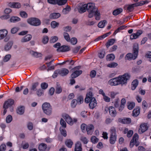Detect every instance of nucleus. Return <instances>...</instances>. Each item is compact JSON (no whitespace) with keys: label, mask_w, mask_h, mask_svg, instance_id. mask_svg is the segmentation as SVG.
Returning a JSON list of instances; mask_svg holds the SVG:
<instances>
[{"label":"nucleus","mask_w":151,"mask_h":151,"mask_svg":"<svg viewBox=\"0 0 151 151\" xmlns=\"http://www.w3.org/2000/svg\"><path fill=\"white\" fill-rule=\"evenodd\" d=\"M60 125L62 126V128H65L66 127V124L63 119L61 118L60 120Z\"/></svg>","instance_id":"obj_56"},{"label":"nucleus","mask_w":151,"mask_h":151,"mask_svg":"<svg viewBox=\"0 0 151 151\" xmlns=\"http://www.w3.org/2000/svg\"><path fill=\"white\" fill-rule=\"evenodd\" d=\"M123 11V9L121 8H117L114 10L112 12V14L114 16H117Z\"/></svg>","instance_id":"obj_32"},{"label":"nucleus","mask_w":151,"mask_h":151,"mask_svg":"<svg viewBox=\"0 0 151 151\" xmlns=\"http://www.w3.org/2000/svg\"><path fill=\"white\" fill-rule=\"evenodd\" d=\"M19 29L18 27H14L11 29V32L12 34H15L19 30Z\"/></svg>","instance_id":"obj_63"},{"label":"nucleus","mask_w":151,"mask_h":151,"mask_svg":"<svg viewBox=\"0 0 151 151\" xmlns=\"http://www.w3.org/2000/svg\"><path fill=\"white\" fill-rule=\"evenodd\" d=\"M106 22V20L100 22L98 24V26L100 28H103L104 27L105 23Z\"/></svg>","instance_id":"obj_41"},{"label":"nucleus","mask_w":151,"mask_h":151,"mask_svg":"<svg viewBox=\"0 0 151 151\" xmlns=\"http://www.w3.org/2000/svg\"><path fill=\"white\" fill-rule=\"evenodd\" d=\"M77 100L75 99H73L71 102L70 105L72 108H74L77 105Z\"/></svg>","instance_id":"obj_47"},{"label":"nucleus","mask_w":151,"mask_h":151,"mask_svg":"<svg viewBox=\"0 0 151 151\" xmlns=\"http://www.w3.org/2000/svg\"><path fill=\"white\" fill-rule=\"evenodd\" d=\"M77 103L79 104L82 103L83 101V97L81 96H80L78 97L77 99Z\"/></svg>","instance_id":"obj_52"},{"label":"nucleus","mask_w":151,"mask_h":151,"mask_svg":"<svg viewBox=\"0 0 151 151\" xmlns=\"http://www.w3.org/2000/svg\"><path fill=\"white\" fill-rule=\"evenodd\" d=\"M63 35L65 39L68 42L70 41V38L67 32H64Z\"/></svg>","instance_id":"obj_48"},{"label":"nucleus","mask_w":151,"mask_h":151,"mask_svg":"<svg viewBox=\"0 0 151 151\" xmlns=\"http://www.w3.org/2000/svg\"><path fill=\"white\" fill-rule=\"evenodd\" d=\"M14 103V100L12 99H8L6 101H5L4 103V105L5 104L6 106L8 108L9 107L12 106Z\"/></svg>","instance_id":"obj_24"},{"label":"nucleus","mask_w":151,"mask_h":151,"mask_svg":"<svg viewBox=\"0 0 151 151\" xmlns=\"http://www.w3.org/2000/svg\"><path fill=\"white\" fill-rule=\"evenodd\" d=\"M62 91V88L58 83H56V86L55 88V93L56 94L60 93Z\"/></svg>","instance_id":"obj_31"},{"label":"nucleus","mask_w":151,"mask_h":151,"mask_svg":"<svg viewBox=\"0 0 151 151\" xmlns=\"http://www.w3.org/2000/svg\"><path fill=\"white\" fill-rule=\"evenodd\" d=\"M60 16V14L58 13H51L50 16L49 18L51 19H55L58 18Z\"/></svg>","instance_id":"obj_27"},{"label":"nucleus","mask_w":151,"mask_h":151,"mask_svg":"<svg viewBox=\"0 0 151 151\" xmlns=\"http://www.w3.org/2000/svg\"><path fill=\"white\" fill-rule=\"evenodd\" d=\"M135 105V103L134 102H130L129 103L128 105V108L129 110L132 109L134 107Z\"/></svg>","instance_id":"obj_54"},{"label":"nucleus","mask_w":151,"mask_h":151,"mask_svg":"<svg viewBox=\"0 0 151 151\" xmlns=\"http://www.w3.org/2000/svg\"><path fill=\"white\" fill-rule=\"evenodd\" d=\"M81 70H76L74 71L70 75V77L72 78H75L82 73Z\"/></svg>","instance_id":"obj_21"},{"label":"nucleus","mask_w":151,"mask_h":151,"mask_svg":"<svg viewBox=\"0 0 151 151\" xmlns=\"http://www.w3.org/2000/svg\"><path fill=\"white\" fill-rule=\"evenodd\" d=\"M87 10L89 13L88 17H92L94 15L97 20H99L100 19V14L97 8L95 6V4L93 3H89L87 4Z\"/></svg>","instance_id":"obj_2"},{"label":"nucleus","mask_w":151,"mask_h":151,"mask_svg":"<svg viewBox=\"0 0 151 151\" xmlns=\"http://www.w3.org/2000/svg\"><path fill=\"white\" fill-rule=\"evenodd\" d=\"M39 83L38 82H35L32 84V86L30 89L31 92L30 93H32L31 91H35L36 90L37 87L39 85Z\"/></svg>","instance_id":"obj_37"},{"label":"nucleus","mask_w":151,"mask_h":151,"mask_svg":"<svg viewBox=\"0 0 151 151\" xmlns=\"http://www.w3.org/2000/svg\"><path fill=\"white\" fill-rule=\"evenodd\" d=\"M148 127L146 124H142L140 125L139 129V132L140 134H142L145 132L148 129Z\"/></svg>","instance_id":"obj_14"},{"label":"nucleus","mask_w":151,"mask_h":151,"mask_svg":"<svg viewBox=\"0 0 151 151\" xmlns=\"http://www.w3.org/2000/svg\"><path fill=\"white\" fill-rule=\"evenodd\" d=\"M13 41H11L8 42L4 46V50L7 51L10 50L13 45Z\"/></svg>","instance_id":"obj_11"},{"label":"nucleus","mask_w":151,"mask_h":151,"mask_svg":"<svg viewBox=\"0 0 151 151\" xmlns=\"http://www.w3.org/2000/svg\"><path fill=\"white\" fill-rule=\"evenodd\" d=\"M99 140V139L95 136L92 137L91 139V141L94 144L97 143L98 142Z\"/></svg>","instance_id":"obj_46"},{"label":"nucleus","mask_w":151,"mask_h":151,"mask_svg":"<svg viewBox=\"0 0 151 151\" xmlns=\"http://www.w3.org/2000/svg\"><path fill=\"white\" fill-rule=\"evenodd\" d=\"M126 26H122L118 28L114 32L113 35H115L117 33L120 32L121 30H122L126 28Z\"/></svg>","instance_id":"obj_35"},{"label":"nucleus","mask_w":151,"mask_h":151,"mask_svg":"<svg viewBox=\"0 0 151 151\" xmlns=\"http://www.w3.org/2000/svg\"><path fill=\"white\" fill-rule=\"evenodd\" d=\"M20 19L17 17L13 16L10 19V21L11 22L15 23L20 20Z\"/></svg>","instance_id":"obj_33"},{"label":"nucleus","mask_w":151,"mask_h":151,"mask_svg":"<svg viewBox=\"0 0 151 151\" xmlns=\"http://www.w3.org/2000/svg\"><path fill=\"white\" fill-rule=\"evenodd\" d=\"M42 108L43 113L47 116H50L52 112V108L50 104L45 102L42 105Z\"/></svg>","instance_id":"obj_4"},{"label":"nucleus","mask_w":151,"mask_h":151,"mask_svg":"<svg viewBox=\"0 0 151 151\" xmlns=\"http://www.w3.org/2000/svg\"><path fill=\"white\" fill-rule=\"evenodd\" d=\"M65 144L68 147L71 148L73 145V142L71 140L67 139L65 142Z\"/></svg>","instance_id":"obj_38"},{"label":"nucleus","mask_w":151,"mask_h":151,"mask_svg":"<svg viewBox=\"0 0 151 151\" xmlns=\"http://www.w3.org/2000/svg\"><path fill=\"white\" fill-rule=\"evenodd\" d=\"M105 52L104 51H102L98 53L99 57L100 58H103L105 56Z\"/></svg>","instance_id":"obj_57"},{"label":"nucleus","mask_w":151,"mask_h":151,"mask_svg":"<svg viewBox=\"0 0 151 151\" xmlns=\"http://www.w3.org/2000/svg\"><path fill=\"white\" fill-rule=\"evenodd\" d=\"M59 25V23L55 21H52L51 23V25L52 28H55L58 27Z\"/></svg>","instance_id":"obj_45"},{"label":"nucleus","mask_w":151,"mask_h":151,"mask_svg":"<svg viewBox=\"0 0 151 151\" xmlns=\"http://www.w3.org/2000/svg\"><path fill=\"white\" fill-rule=\"evenodd\" d=\"M57 4L59 5H62L65 4L67 1V0H57Z\"/></svg>","instance_id":"obj_51"},{"label":"nucleus","mask_w":151,"mask_h":151,"mask_svg":"<svg viewBox=\"0 0 151 151\" xmlns=\"http://www.w3.org/2000/svg\"><path fill=\"white\" fill-rule=\"evenodd\" d=\"M115 58L114 55L113 54H111L106 56V59L107 61H112L114 60Z\"/></svg>","instance_id":"obj_36"},{"label":"nucleus","mask_w":151,"mask_h":151,"mask_svg":"<svg viewBox=\"0 0 151 151\" xmlns=\"http://www.w3.org/2000/svg\"><path fill=\"white\" fill-rule=\"evenodd\" d=\"M109 113L110 115L113 117H115L117 114L115 108L112 106L109 107Z\"/></svg>","instance_id":"obj_16"},{"label":"nucleus","mask_w":151,"mask_h":151,"mask_svg":"<svg viewBox=\"0 0 151 151\" xmlns=\"http://www.w3.org/2000/svg\"><path fill=\"white\" fill-rule=\"evenodd\" d=\"M89 103V106L91 109H93L97 105L96 101L95 98L91 99Z\"/></svg>","instance_id":"obj_15"},{"label":"nucleus","mask_w":151,"mask_h":151,"mask_svg":"<svg viewBox=\"0 0 151 151\" xmlns=\"http://www.w3.org/2000/svg\"><path fill=\"white\" fill-rule=\"evenodd\" d=\"M48 86V84L46 83H43L41 84V88L42 89H45L47 88Z\"/></svg>","instance_id":"obj_59"},{"label":"nucleus","mask_w":151,"mask_h":151,"mask_svg":"<svg viewBox=\"0 0 151 151\" xmlns=\"http://www.w3.org/2000/svg\"><path fill=\"white\" fill-rule=\"evenodd\" d=\"M139 50V45L137 43H134L133 47L132 53H128L125 56L126 60H134L137 57Z\"/></svg>","instance_id":"obj_3"},{"label":"nucleus","mask_w":151,"mask_h":151,"mask_svg":"<svg viewBox=\"0 0 151 151\" xmlns=\"http://www.w3.org/2000/svg\"><path fill=\"white\" fill-rule=\"evenodd\" d=\"M115 42L114 39H112L109 40L106 43V46L107 47H109L111 45H112L114 44Z\"/></svg>","instance_id":"obj_44"},{"label":"nucleus","mask_w":151,"mask_h":151,"mask_svg":"<svg viewBox=\"0 0 151 151\" xmlns=\"http://www.w3.org/2000/svg\"><path fill=\"white\" fill-rule=\"evenodd\" d=\"M94 130V127L92 124H89L87 125L86 131L88 134L91 135Z\"/></svg>","instance_id":"obj_10"},{"label":"nucleus","mask_w":151,"mask_h":151,"mask_svg":"<svg viewBox=\"0 0 151 151\" xmlns=\"http://www.w3.org/2000/svg\"><path fill=\"white\" fill-rule=\"evenodd\" d=\"M30 53L32 56L36 58H40L42 57V55L41 53L33 51H30Z\"/></svg>","instance_id":"obj_34"},{"label":"nucleus","mask_w":151,"mask_h":151,"mask_svg":"<svg viewBox=\"0 0 151 151\" xmlns=\"http://www.w3.org/2000/svg\"><path fill=\"white\" fill-rule=\"evenodd\" d=\"M24 108L23 106H22L18 108L17 110V114L22 115L23 114L24 112Z\"/></svg>","instance_id":"obj_39"},{"label":"nucleus","mask_w":151,"mask_h":151,"mask_svg":"<svg viewBox=\"0 0 151 151\" xmlns=\"http://www.w3.org/2000/svg\"><path fill=\"white\" fill-rule=\"evenodd\" d=\"M9 6L11 8L19 9L21 7V4L19 2H10L8 4Z\"/></svg>","instance_id":"obj_17"},{"label":"nucleus","mask_w":151,"mask_h":151,"mask_svg":"<svg viewBox=\"0 0 151 151\" xmlns=\"http://www.w3.org/2000/svg\"><path fill=\"white\" fill-rule=\"evenodd\" d=\"M130 77V75L128 73H124L122 76L110 79L109 81L111 86H116L119 84H124L127 83V81Z\"/></svg>","instance_id":"obj_1"},{"label":"nucleus","mask_w":151,"mask_h":151,"mask_svg":"<svg viewBox=\"0 0 151 151\" xmlns=\"http://www.w3.org/2000/svg\"><path fill=\"white\" fill-rule=\"evenodd\" d=\"M70 48L69 46L63 45L57 49V51L58 52H64L69 51Z\"/></svg>","instance_id":"obj_9"},{"label":"nucleus","mask_w":151,"mask_h":151,"mask_svg":"<svg viewBox=\"0 0 151 151\" xmlns=\"http://www.w3.org/2000/svg\"><path fill=\"white\" fill-rule=\"evenodd\" d=\"M19 14L21 17L24 18H27L28 17L27 14L24 11H21L19 12Z\"/></svg>","instance_id":"obj_43"},{"label":"nucleus","mask_w":151,"mask_h":151,"mask_svg":"<svg viewBox=\"0 0 151 151\" xmlns=\"http://www.w3.org/2000/svg\"><path fill=\"white\" fill-rule=\"evenodd\" d=\"M134 7L132 4L129 5L127 7V9L129 12H132L134 10Z\"/></svg>","instance_id":"obj_61"},{"label":"nucleus","mask_w":151,"mask_h":151,"mask_svg":"<svg viewBox=\"0 0 151 151\" xmlns=\"http://www.w3.org/2000/svg\"><path fill=\"white\" fill-rule=\"evenodd\" d=\"M87 5L86 4H81L78 5V9L79 12L82 14L85 12L87 10Z\"/></svg>","instance_id":"obj_8"},{"label":"nucleus","mask_w":151,"mask_h":151,"mask_svg":"<svg viewBox=\"0 0 151 151\" xmlns=\"http://www.w3.org/2000/svg\"><path fill=\"white\" fill-rule=\"evenodd\" d=\"M8 34L7 31L5 29H2L0 30V40L4 39Z\"/></svg>","instance_id":"obj_23"},{"label":"nucleus","mask_w":151,"mask_h":151,"mask_svg":"<svg viewBox=\"0 0 151 151\" xmlns=\"http://www.w3.org/2000/svg\"><path fill=\"white\" fill-rule=\"evenodd\" d=\"M27 23L30 25L38 26L41 24L40 20L38 18L35 17H31L28 18L27 20Z\"/></svg>","instance_id":"obj_5"},{"label":"nucleus","mask_w":151,"mask_h":151,"mask_svg":"<svg viewBox=\"0 0 151 151\" xmlns=\"http://www.w3.org/2000/svg\"><path fill=\"white\" fill-rule=\"evenodd\" d=\"M36 93L37 96H42L44 94L43 91L41 89H38L36 91Z\"/></svg>","instance_id":"obj_49"},{"label":"nucleus","mask_w":151,"mask_h":151,"mask_svg":"<svg viewBox=\"0 0 151 151\" xmlns=\"http://www.w3.org/2000/svg\"><path fill=\"white\" fill-rule=\"evenodd\" d=\"M47 148V145L43 143H40L38 147V149L39 151H45Z\"/></svg>","instance_id":"obj_29"},{"label":"nucleus","mask_w":151,"mask_h":151,"mask_svg":"<svg viewBox=\"0 0 151 151\" xmlns=\"http://www.w3.org/2000/svg\"><path fill=\"white\" fill-rule=\"evenodd\" d=\"M32 37V36L31 35H27L22 39L21 42H23L29 41L31 39Z\"/></svg>","instance_id":"obj_28"},{"label":"nucleus","mask_w":151,"mask_h":151,"mask_svg":"<svg viewBox=\"0 0 151 151\" xmlns=\"http://www.w3.org/2000/svg\"><path fill=\"white\" fill-rule=\"evenodd\" d=\"M58 70L59 75L62 76H66L69 72L68 70L65 68Z\"/></svg>","instance_id":"obj_18"},{"label":"nucleus","mask_w":151,"mask_h":151,"mask_svg":"<svg viewBox=\"0 0 151 151\" xmlns=\"http://www.w3.org/2000/svg\"><path fill=\"white\" fill-rule=\"evenodd\" d=\"M60 130L61 134L64 137H66L67 136V132L65 129L63 128L62 127H60Z\"/></svg>","instance_id":"obj_42"},{"label":"nucleus","mask_w":151,"mask_h":151,"mask_svg":"<svg viewBox=\"0 0 151 151\" xmlns=\"http://www.w3.org/2000/svg\"><path fill=\"white\" fill-rule=\"evenodd\" d=\"M96 75V72L95 70H92L90 72V76L91 78H93L95 77Z\"/></svg>","instance_id":"obj_60"},{"label":"nucleus","mask_w":151,"mask_h":151,"mask_svg":"<svg viewBox=\"0 0 151 151\" xmlns=\"http://www.w3.org/2000/svg\"><path fill=\"white\" fill-rule=\"evenodd\" d=\"M126 104V100L125 99L123 98L122 99L121 102V104L120 107L118 108L119 111H122L124 109L125 105Z\"/></svg>","instance_id":"obj_25"},{"label":"nucleus","mask_w":151,"mask_h":151,"mask_svg":"<svg viewBox=\"0 0 151 151\" xmlns=\"http://www.w3.org/2000/svg\"><path fill=\"white\" fill-rule=\"evenodd\" d=\"M12 120V117L11 115H9L6 117V122L7 123H10Z\"/></svg>","instance_id":"obj_53"},{"label":"nucleus","mask_w":151,"mask_h":151,"mask_svg":"<svg viewBox=\"0 0 151 151\" xmlns=\"http://www.w3.org/2000/svg\"><path fill=\"white\" fill-rule=\"evenodd\" d=\"M116 139V136L115 133H113L111 134L110 137L109 142L111 144L115 143Z\"/></svg>","instance_id":"obj_22"},{"label":"nucleus","mask_w":151,"mask_h":151,"mask_svg":"<svg viewBox=\"0 0 151 151\" xmlns=\"http://www.w3.org/2000/svg\"><path fill=\"white\" fill-rule=\"evenodd\" d=\"M138 81L137 79L134 80L132 82L131 89L132 90L135 89L138 84Z\"/></svg>","instance_id":"obj_30"},{"label":"nucleus","mask_w":151,"mask_h":151,"mask_svg":"<svg viewBox=\"0 0 151 151\" xmlns=\"http://www.w3.org/2000/svg\"><path fill=\"white\" fill-rule=\"evenodd\" d=\"M11 57V55L10 54H7L4 57L3 60L4 62H6L8 61Z\"/></svg>","instance_id":"obj_50"},{"label":"nucleus","mask_w":151,"mask_h":151,"mask_svg":"<svg viewBox=\"0 0 151 151\" xmlns=\"http://www.w3.org/2000/svg\"><path fill=\"white\" fill-rule=\"evenodd\" d=\"M74 151H82V144L80 142L77 141L75 143Z\"/></svg>","instance_id":"obj_20"},{"label":"nucleus","mask_w":151,"mask_h":151,"mask_svg":"<svg viewBox=\"0 0 151 151\" xmlns=\"http://www.w3.org/2000/svg\"><path fill=\"white\" fill-rule=\"evenodd\" d=\"M58 39V38L57 36H54L51 37L50 40V42L51 43H54L56 42Z\"/></svg>","instance_id":"obj_62"},{"label":"nucleus","mask_w":151,"mask_h":151,"mask_svg":"<svg viewBox=\"0 0 151 151\" xmlns=\"http://www.w3.org/2000/svg\"><path fill=\"white\" fill-rule=\"evenodd\" d=\"M140 109L139 107H138L136 109L133 110L132 115L134 117L137 116L140 113Z\"/></svg>","instance_id":"obj_26"},{"label":"nucleus","mask_w":151,"mask_h":151,"mask_svg":"<svg viewBox=\"0 0 151 151\" xmlns=\"http://www.w3.org/2000/svg\"><path fill=\"white\" fill-rule=\"evenodd\" d=\"M75 61L73 60H68L61 63H57L56 64L55 66L58 65H65L67 66H71L74 65Z\"/></svg>","instance_id":"obj_6"},{"label":"nucleus","mask_w":151,"mask_h":151,"mask_svg":"<svg viewBox=\"0 0 151 151\" xmlns=\"http://www.w3.org/2000/svg\"><path fill=\"white\" fill-rule=\"evenodd\" d=\"M138 139V135L137 133H135L134 134L132 139L130 141V144H131L133 143V142H134L135 143L137 142V140Z\"/></svg>","instance_id":"obj_40"},{"label":"nucleus","mask_w":151,"mask_h":151,"mask_svg":"<svg viewBox=\"0 0 151 151\" xmlns=\"http://www.w3.org/2000/svg\"><path fill=\"white\" fill-rule=\"evenodd\" d=\"M27 127L28 129L29 130H32L33 128V125L32 123L31 122H29L27 124Z\"/></svg>","instance_id":"obj_64"},{"label":"nucleus","mask_w":151,"mask_h":151,"mask_svg":"<svg viewBox=\"0 0 151 151\" xmlns=\"http://www.w3.org/2000/svg\"><path fill=\"white\" fill-rule=\"evenodd\" d=\"M80 140L84 144H86L88 142V140L87 138L85 137H81L80 138Z\"/></svg>","instance_id":"obj_55"},{"label":"nucleus","mask_w":151,"mask_h":151,"mask_svg":"<svg viewBox=\"0 0 151 151\" xmlns=\"http://www.w3.org/2000/svg\"><path fill=\"white\" fill-rule=\"evenodd\" d=\"M13 67H0V72L3 73L5 71H9L18 68H14Z\"/></svg>","instance_id":"obj_12"},{"label":"nucleus","mask_w":151,"mask_h":151,"mask_svg":"<svg viewBox=\"0 0 151 151\" xmlns=\"http://www.w3.org/2000/svg\"><path fill=\"white\" fill-rule=\"evenodd\" d=\"M62 116L68 124L71 125L73 124V120L68 114L66 113H64L62 114Z\"/></svg>","instance_id":"obj_7"},{"label":"nucleus","mask_w":151,"mask_h":151,"mask_svg":"<svg viewBox=\"0 0 151 151\" xmlns=\"http://www.w3.org/2000/svg\"><path fill=\"white\" fill-rule=\"evenodd\" d=\"M93 98H95L93 97L92 92L91 91H90L86 95V97L85 99V102L87 103H88Z\"/></svg>","instance_id":"obj_19"},{"label":"nucleus","mask_w":151,"mask_h":151,"mask_svg":"<svg viewBox=\"0 0 151 151\" xmlns=\"http://www.w3.org/2000/svg\"><path fill=\"white\" fill-rule=\"evenodd\" d=\"M118 122L123 124H129L131 122V119L129 118H125L123 119L121 118H119L118 119Z\"/></svg>","instance_id":"obj_13"},{"label":"nucleus","mask_w":151,"mask_h":151,"mask_svg":"<svg viewBox=\"0 0 151 151\" xmlns=\"http://www.w3.org/2000/svg\"><path fill=\"white\" fill-rule=\"evenodd\" d=\"M49 40V38L47 36H45L43 37L42 40V42L44 44H46L47 43Z\"/></svg>","instance_id":"obj_58"}]
</instances>
